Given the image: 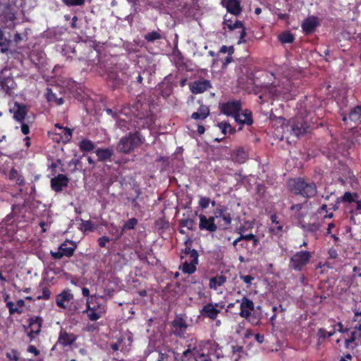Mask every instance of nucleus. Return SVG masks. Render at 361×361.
I'll use <instances>...</instances> for the list:
<instances>
[{"mask_svg":"<svg viewBox=\"0 0 361 361\" xmlns=\"http://www.w3.org/2000/svg\"><path fill=\"white\" fill-rule=\"evenodd\" d=\"M216 350L214 341L191 339L187 349L180 354L179 361H216Z\"/></svg>","mask_w":361,"mask_h":361,"instance_id":"f257e3e1","label":"nucleus"},{"mask_svg":"<svg viewBox=\"0 0 361 361\" xmlns=\"http://www.w3.org/2000/svg\"><path fill=\"white\" fill-rule=\"evenodd\" d=\"M136 111H133L129 107L122 108L118 114L128 116L130 113L134 115V123L135 128L140 129L150 128L154 124L155 116L152 112L149 109L147 105L142 104H137L135 107Z\"/></svg>","mask_w":361,"mask_h":361,"instance_id":"f03ea898","label":"nucleus"},{"mask_svg":"<svg viewBox=\"0 0 361 361\" xmlns=\"http://www.w3.org/2000/svg\"><path fill=\"white\" fill-rule=\"evenodd\" d=\"M239 316L245 319L252 326H259L263 318L262 307L255 306L252 300L244 296L241 299Z\"/></svg>","mask_w":361,"mask_h":361,"instance_id":"7ed1b4c3","label":"nucleus"},{"mask_svg":"<svg viewBox=\"0 0 361 361\" xmlns=\"http://www.w3.org/2000/svg\"><path fill=\"white\" fill-rule=\"evenodd\" d=\"M289 190L295 195H300L306 198H312L317 193V188L314 182L303 178L290 179L288 181Z\"/></svg>","mask_w":361,"mask_h":361,"instance_id":"20e7f679","label":"nucleus"},{"mask_svg":"<svg viewBox=\"0 0 361 361\" xmlns=\"http://www.w3.org/2000/svg\"><path fill=\"white\" fill-rule=\"evenodd\" d=\"M145 142V138L139 130L130 132L121 138L116 145L118 152L128 154L135 149L140 147Z\"/></svg>","mask_w":361,"mask_h":361,"instance_id":"39448f33","label":"nucleus"},{"mask_svg":"<svg viewBox=\"0 0 361 361\" xmlns=\"http://www.w3.org/2000/svg\"><path fill=\"white\" fill-rule=\"evenodd\" d=\"M180 353L166 345L158 346L147 357V361H179Z\"/></svg>","mask_w":361,"mask_h":361,"instance_id":"423d86ee","label":"nucleus"},{"mask_svg":"<svg viewBox=\"0 0 361 361\" xmlns=\"http://www.w3.org/2000/svg\"><path fill=\"white\" fill-rule=\"evenodd\" d=\"M312 257V254L310 251H298L290 257L289 267L290 269L300 271L310 262Z\"/></svg>","mask_w":361,"mask_h":361,"instance_id":"0eeeda50","label":"nucleus"},{"mask_svg":"<svg viewBox=\"0 0 361 361\" xmlns=\"http://www.w3.org/2000/svg\"><path fill=\"white\" fill-rule=\"evenodd\" d=\"M259 243V238L257 235H239L233 240L232 245L238 249L246 250L247 252H252Z\"/></svg>","mask_w":361,"mask_h":361,"instance_id":"6e6552de","label":"nucleus"},{"mask_svg":"<svg viewBox=\"0 0 361 361\" xmlns=\"http://www.w3.org/2000/svg\"><path fill=\"white\" fill-rule=\"evenodd\" d=\"M289 92L290 88L288 86L271 84L265 87L264 94L259 96V99H262V102H265L266 100L263 98L266 97L267 94L273 99H285L286 96L289 94Z\"/></svg>","mask_w":361,"mask_h":361,"instance_id":"1a4fd4ad","label":"nucleus"},{"mask_svg":"<svg viewBox=\"0 0 361 361\" xmlns=\"http://www.w3.org/2000/svg\"><path fill=\"white\" fill-rule=\"evenodd\" d=\"M288 123L290 133L297 137L305 135L309 128L307 121L301 116L292 118Z\"/></svg>","mask_w":361,"mask_h":361,"instance_id":"9d476101","label":"nucleus"},{"mask_svg":"<svg viewBox=\"0 0 361 361\" xmlns=\"http://www.w3.org/2000/svg\"><path fill=\"white\" fill-rule=\"evenodd\" d=\"M223 25L224 30L228 29L229 31H233L238 29L240 30V37L238 43L241 44L245 42V37L246 36V30L243 23L240 20L237 19L233 20L231 18H227V15H225Z\"/></svg>","mask_w":361,"mask_h":361,"instance_id":"9b49d317","label":"nucleus"},{"mask_svg":"<svg viewBox=\"0 0 361 361\" xmlns=\"http://www.w3.org/2000/svg\"><path fill=\"white\" fill-rule=\"evenodd\" d=\"M76 244L72 240H66L61 244L57 252L51 251L50 254L54 259H61L63 257H71L76 249Z\"/></svg>","mask_w":361,"mask_h":361,"instance_id":"f8f14e48","label":"nucleus"},{"mask_svg":"<svg viewBox=\"0 0 361 361\" xmlns=\"http://www.w3.org/2000/svg\"><path fill=\"white\" fill-rule=\"evenodd\" d=\"M219 109L223 114L235 118L238 114L241 111L242 103L240 100H231L220 104Z\"/></svg>","mask_w":361,"mask_h":361,"instance_id":"ddd939ff","label":"nucleus"},{"mask_svg":"<svg viewBox=\"0 0 361 361\" xmlns=\"http://www.w3.org/2000/svg\"><path fill=\"white\" fill-rule=\"evenodd\" d=\"M16 19L14 8L9 4L5 5L1 14V21L5 24V26L8 28H13L16 25Z\"/></svg>","mask_w":361,"mask_h":361,"instance_id":"4468645a","label":"nucleus"},{"mask_svg":"<svg viewBox=\"0 0 361 361\" xmlns=\"http://www.w3.org/2000/svg\"><path fill=\"white\" fill-rule=\"evenodd\" d=\"M188 324L182 317H176L171 324V332L179 338H183L186 334Z\"/></svg>","mask_w":361,"mask_h":361,"instance_id":"2eb2a0df","label":"nucleus"},{"mask_svg":"<svg viewBox=\"0 0 361 361\" xmlns=\"http://www.w3.org/2000/svg\"><path fill=\"white\" fill-rule=\"evenodd\" d=\"M78 339V336L61 329L59 334L57 343L63 348L71 347Z\"/></svg>","mask_w":361,"mask_h":361,"instance_id":"dca6fc26","label":"nucleus"},{"mask_svg":"<svg viewBox=\"0 0 361 361\" xmlns=\"http://www.w3.org/2000/svg\"><path fill=\"white\" fill-rule=\"evenodd\" d=\"M319 25L318 17L311 16L303 20L301 27L305 35H308L312 34Z\"/></svg>","mask_w":361,"mask_h":361,"instance_id":"f3484780","label":"nucleus"},{"mask_svg":"<svg viewBox=\"0 0 361 361\" xmlns=\"http://www.w3.org/2000/svg\"><path fill=\"white\" fill-rule=\"evenodd\" d=\"M214 217H215V219H222L224 226H227L231 224V214L226 206L219 204L217 207L214 210Z\"/></svg>","mask_w":361,"mask_h":361,"instance_id":"a211bd4d","label":"nucleus"},{"mask_svg":"<svg viewBox=\"0 0 361 361\" xmlns=\"http://www.w3.org/2000/svg\"><path fill=\"white\" fill-rule=\"evenodd\" d=\"M290 210L293 212L292 216L301 222L307 214L308 203L295 204L290 207Z\"/></svg>","mask_w":361,"mask_h":361,"instance_id":"6ab92c4d","label":"nucleus"},{"mask_svg":"<svg viewBox=\"0 0 361 361\" xmlns=\"http://www.w3.org/2000/svg\"><path fill=\"white\" fill-rule=\"evenodd\" d=\"M200 224L199 228L202 231H207L211 233L215 232L217 230V226L215 224V217L209 216L207 218L204 214L199 216Z\"/></svg>","mask_w":361,"mask_h":361,"instance_id":"aec40b11","label":"nucleus"},{"mask_svg":"<svg viewBox=\"0 0 361 361\" xmlns=\"http://www.w3.org/2000/svg\"><path fill=\"white\" fill-rule=\"evenodd\" d=\"M68 183L69 179L66 175L58 174L51 179V188L56 192H60L68 186Z\"/></svg>","mask_w":361,"mask_h":361,"instance_id":"412c9836","label":"nucleus"},{"mask_svg":"<svg viewBox=\"0 0 361 361\" xmlns=\"http://www.w3.org/2000/svg\"><path fill=\"white\" fill-rule=\"evenodd\" d=\"M190 91L195 94H201L212 87V84L208 80H199L189 84Z\"/></svg>","mask_w":361,"mask_h":361,"instance_id":"4be33fe9","label":"nucleus"},{"mask_svg":"<svg viewBox=\"0 0 361 361\" xmlns=\"http://www.w3.org/2000/svg\"><path fill=\"white\" fill-rule=\"evenodd\" d=\"M221 4L229 13L235 16H239L242 12L240 0H221Z\"/></svg>","mask_w":361,"mask_h":361,"instance_id":"5701e85b","label":"nucleus"},{"mask_svg":"<svg viewBox=\"0 0 361 361\" xmlns=\"http://www.w3.org/2000/svg\"><path fill=\"white\" fill-rule=\"evenodd\" d=\"M29 327L30 331L28 336L32 339L35 335H38L41 332V328L43 324V319L39 316L32 317L29 319Z\"/></svg>","mask_w":361,"mask_h":361,"instance_id":"b1692460","label":"nucleus"},{"mask_svg":"<svg viewBox=\"0 0 361 361\" xmlns=\"http://www.w3.org/2000/svg\"><path fill=\"white\" fill-rule=\"evenodd\" d=\"M11 111L13 114V118L16 121L22 123L25 120L28 109L26 105L16 102Z\"/></svg>","mask_w":361,"mask_h":361,"instance_id":"393cba45","label":"nucleus"},{"mask_svg":"<svg viewBox=\"0 0 361 361\" xmlns=\"http://www.w3.org/2000/svg\"><path fill=\"white\" fill-rule=\"evenodd\" d=\"M218 307L219 303H207L203 306L202 309L200 310V313L202 316L214 320L220 313Z\"/></svg>","mask_w":361,"mask_h":361,"instance_id":"a878e982","label":"nucleus"},{"mask_svg":"<svg viewBox=\"0 0 361 361\" xmlns=\"http://www.w3.org/2000/svg\"><path fill=\"white\" fill-rule=\"evenodd\" d=\"M73 299V295L71 293V290L65 289L56 295V303L59 307L66 309L68 302Z\"/></svg>","mask_w":361,"mask_h":361,"instance_id":"bb28decb","label":"nucleus"},{"mask_svg":"<svg viewBox=\"0 0 361 361\" xmlns=\"http://www.w3.org/2000/svg\"><path fill=\"white\" fill-rule=\"evenodd\" d=\"M17 85L12 77L0 76V87L9 96H11L13 90L16 89Z\"/></svg>","mask_w":361,"mask_h":361,"instance_id":"cd10ccee","label":"nucleus"},{"mask_svg":"<svg viewBox=\"0 0 361 361\" xmlns=\"http://www.w3.org/2000/svg\"><path fill=\"white\" fill-rule=\"evenodd\" d=\"M106 79L113 89L123 84L122 79L120 78L118 72L114 70H109L108 71Z\"/></svg>","mask_w":361,"mask_h":361,"instance_id":"c85d7f7f","label":"nucleus"},{"mask_svg":"<svg viewBox=\"0 0 361 361\" xmlns=\"http://www.w3.org/2000/svg\"><path fill=\"white\" fill-rule=\"evenodd\" d=\"M8 298V295H6L5 298V301H6V307L8 309L9 314H14L15 313L21 314L23 312V310L20 309V307H24L25 305V301L23 299H20L16 302V305L18 307H16L14 302L11 301H7V298Z\"/></svg>","mask_w":361,"mask_h":361,"instance_id":"c756f323","label":"nucleus"},{"mask_svg":"<svg viewBox=\"0 0 361 361\" xmlns=\"http://www.w3.org/2000/svg\"><path fill=\"white\" fill-rule=\"evenodd\" d=\"M95 153L98 161H106L111 159L114 150L111 148H97Z\"/></svg>","mask_w":361,"mask_h":361,"instance_id":"7c9ffc66","label":"nucleus"},{"mask_svg":"<svg viewBox=\"0 0 361 361\" xmlns=\"http://www.w3.org/2000/svg\"><path fill=\"white\" fill-rule=\"evenodd\" d=\"M209 114L210 110L209 107L206 105L201 104L197 111L192 114L191 118L197 121H202L207 118Z\"/></svg>","mask_w":361,"mask_h":361,"instance_id":"2f4dec72","label":"nucleus"},{"mask_svg":"<svg viewBox=\"0 0 361 361\" xmlns=\"http://www.w3.org/2000/svg\"><path fill=\"white\" fill-rule=\"evenodd\" d=\"M235 120L240 124H246L247 126L252 125L253 123L252 113L247 110L245 111V112L242 114H240L239 112Z\"/></svg>","mask_w":361,"mask_h":361,"instance_id":"473e14b6","label":"nucleus"},{"mask_svg":"<svg viewBox=\"0 0 361 361\" xmlns=\"http://www.w3.org/2000/svg\"><path fill=\"white\" fill-rule=\"evenodd\" d=\"M226 281V277L225 276H216L210 279L209 286L211 289L216 290L218 287L223 286Z\"/></svg>","mask_w":361,"mask_h":361,"instance_id":"72a5a7b5","label":"nucleus"},{"mask_svg":"<svg viewBox=\"0 0 361 361\" xmlns=\"http://www.w3.org/2000/svg\"><path fill=\"white\" fill-rule=\"evenodd\" d=\"M46 99L49 102L54 103L59 106L63 104L64 100L62 97H57L56 94L54 93L51 88L47 89Z\"/></svg>","mask_w":361,"mask_h":361,"instance_id":"f704fd0d","label":"nucleus"},{"mask_svg":"<svg viewBox=\"0 0 361 361\" xmlns=\"http://www.w3.org/2000/svg\"><path fill=\"white\" fill-rule=\"evenodd\" d=\"M357 197L358 195L356 192H345L343 196L337 198V204L341 202L352 203L355 202Z\"/></svg>","mask_w":361,"mask_h":361,"instance_id":"c9c22d12","label":"nucleus"},{"mask_svg":"<svg viewBox=\"0 0 361 361\" xmlns=\"http://www.w3.org/2000/svg\"><path fill=\"white\" fill-rule=\"evenodd\" d=\"M197 265V264H194L192 262H188V261H185L180 266L179 269L182 271L183 274H192L196 271Z\"/></svg>","mask_w":361,"mask_h":361,"instance_id":"e433bc0d","label":"nucleus"},{"mask_svg":"<svg viewBox=\"0 0 361 361\" xmlns=\"http://www.w3.org/2000/svg\"><path fill=\"white\" fill-rule=\"evenodd\" d=\"M79 149L81 152H91L95 149V144L90 140L83 139L78 145Z\"/></svg>","mask_w":361,"mask_h":361,"instance_id":"4c0bfd02","label":"nucleus"},{"mask_svg":"<svg viewBox=\"0 0 361 361\" xmlns=\"http://www.w3.org/2000/svg\"><path fill=\"white\" fill-rule=\"evenodd\" d=\"M87 308L88 310H94L101 311V313L104 314L105 312V306L98 302H97L94 299H93V296L91 297V300L87 301Z\"/></svg>","mask_w":361,"mask_h":361,"instance_id":"58836bf2","label":"nucleus"},{"mask_svg":"<svg viewBox=\"0 0 361 361\" xmlns=\"http://www.w3.org/2000/svg\"><path fill=\"white\" fill-rule=\"evenodd\" d=\"M349 118L355 123H361V104L356 106L350 110Z\"/></svg>","mask_w":361,"mask_h":361,"instance_id":"ea45409f","label":"nucleus"},{"mask_svg":"<svg viewBox=\"0 0 361 361\" xmlns=\"http://www.w3.org/2000/svg\"><path fill=\"white\" fill-rule=\"evenodd\" d=\"M278 39L282 44H290L294 42L295 37L290 31H285L279 35Z\"/></svg>","mask_w":361,"mask_h":361,"instance_id":"a19ab883","label":"nucleus"},{"mask_svg":"<svg viewBox=\"0 0 361 361\" xmlns=\"http://www.w3.org/2000/svg\"><path fill=\"white\" fill-rule=\"evenodd\" d=\"M55 128L61 130V133H57V134H63L61 138L64 139L65 141H69L71 139L73 135V130L67 127L63 128L59 123L55 124Z\"/></svg>","mask_w":361,"mask_h":361,"instance_id":"79ce46f5","label":"nucleus"},{"mask_svg":"<svg viewBox=\"0 0 361 361\" xmlns=\"http://www.w3.org/2000/svg\"><path fill=\"white\" fill-rule=\"evenodd\" d=\"M271 221L273 224H275V226L271 228V230L275 231L276 235H281L283 231V226L280 224V222L277 220V216L276 214H271L270 217Z\"/></svg>","mask_w":361,"mask_h":361,"instance_id":"37998d69","label":"nucleus"},{"mask_svg":"<svg viewBox=\"0 0 361 361\" xmlns=\"http://www.w3.org/2000/svg\"><path fill=\"white\" fill-rule=\"evenodd\" d=\"M195 220L190 217L183 218L179 220V226L186 227L190 231L194 230Z\"/></svg>","mask_w":361,"mask_h":361,"instance_id":"c03bdc74","label":"nucleus"},{"mask_svg":"<svg viewBox=\"0 0 361 361\" xmlns=\"http://www.w3.org/2000/svg\"><path fill=\"white\" fill-rule=\"evenodd\" d=\"M167 78L168 77L165 78V80H167ZM160 87L161 89L162 95L164 97H169L171 94L173 90L172 85L169 82H166V81H164L162 83Z\"/></svg>","mask_w":361,"mask_h":361,"instance_id":"a18cd8bd","label":"nucleus"},{"mask_svg":"<svg viewBox=\"0 0 361 361\" xmlns=\"http://www.w3.org/2000/svg\"><path fill=\"white\" fill-rule=\"evenodd\" d=\"M137 219L136 218H131L125 222L123 226H122V232H124L126 230H132L134 229L136 225L137 224Z\"/></svg>","mask_w":361,"mask_h":361,"instance_id":"49530a36","label":"nucleus"},{"mask_svg":"<svg viewBox=\"0 0 361 361\" xmlns=\"http://www.w3.org/2000/svg\"><path fill=\"white\" fill-rule=\"evenodd\" d=\"M144 38L147 42H153L155 40L161 39V35L157 31H152L146 34Z\"/></svg>","mask_w":361,"mask_h":361,"instance_id":"de8ad7c7","label":"nucleus"},{"mask_svg":"<svg viewBox=\"0 0 361 361\" xmlns=\"http://www.w3.org/2000/svg\"><path fill=\"white\" fill-rule=\"evenodd\" d=\"M87 312V317L91 321H97L99 318L102 317V313H101V311H94V310H88L87 308V310L84 311V312Z\"/></svg>","mask_w":361,"mask_h":361,"instance_id":"09e8293b","label":"nucleus"},{"mask_svg":"<svg viewBox=\"0 0 361 361\" xmlns=\"http://www.w3.org/2000/svg\"><path fill=\"white\" fill-rule=\"evenodd\" d=\"M317 336H318L319 341H324L326 338L331 337L332 333H329V331H327L325 329L320 328L318 330Z\"/></svg>","mask_w":361,"mask_h":361,"instance_id":"8fccbe9b","label":"nucleus"},{"mask_svg":"<svg viewBox=\"0 0 361 361\" xmlns=\"http://www.w3.org/2000/svg\"><path fill=\"white\" fill-rule=\"evenodd\" d=\"M302 227L309 232L316 233L319 230L320 226L319 224L312 223L302 225Z\"/></svg>","mask_w":361,"mask_h":361,"instance_id":"3c124183","label":"nucleus"},{"mask_svg":"<svg viewBox=\"0 0 361 361\" xmlns=\"http://www.w3.org/2000/svg\"><path fill=\"white\" fill-rule=\"evenodd\" d=\"M63 3L68 6H82L85 0H62Z\"/></svg>","mask_w":361,"mask_h":361,"instance_id":"603ef678","label":"nucleus"},{"mask_svg":"<svg viewBox=\"0 0 361 361\" xmlns=\"http://www.w3.org/2000/svg\"><path fill=\"white\" fill-rule=\"evenodd\" d=\"M51 291L47 287L42 288V293L41 295L37 296L38 300H49L50 298Z\"/></svg>","mask_w":361,"mask_h":361,"instance_id":"864d4df0","label":"nucleus"},{"mask_svg":"<svg viewBox=\"0 0 361 361\" xmlns=\"http://www.w3.org/2000/svg\"><path fill=\"white\" fill-rule=\"evenodd\" d=\"M111 241V238L108 236H102L98 238L97 243L100 247H106V243Z\"/></svg>","mask_w":361,"mask_h":361,"instance_id":"5fc2aeb1","label":"nucleus"},{"mask_svg":"<svg viewBox=\"0 0 361 361\" xmlns=\"http://www.w3.org/2000/svg\"><path fill=\"white\" fill-rule=\"evenodd\" d=\"M210 199L207 197H202L199 201V205L202 209H206L209 207Z\"/></svg>","mask_w":361,"mask_h":361,"instance_id":"6e6d98bb","label":"nucleus"},{"mask_svg":"<svg viewBox=\"0 0 361 361\" xmlns=\"http://www.w3.org/2000/svg\"><path fill=\"white\" fill-rule=\"evenodd\" d=\"M189 255H190V257L191 258L190 262H192L194 264H198L199 254H198L197 251L195 249H192V252Z\"/></svg>","mask_w":361,"mask_h":361,"instance_id":"4d7b16f0","label":"nucleus"},{"mask_svg":"<svg viewBox=\"0 0 361 361\" xmlns=\"http://www.w3.org/2000/svg\"><path fill=\"white\" fill-rule=\"evenodd\" d=\"M82 225L85 231H93L94 230V227L92 221L90 220L82 221Z\"/></svg>","mask_w":361,"mask_h":361,"instance_id":"13d9d810","label":"nucleus"},{"mask_svg":"<svg viewBox=\"0 0 361 361\" xmlns=\"http://www.w3.org/2000/svg\"><path fill=\"white\" fill-rule=\"evenodd\" d=\"M219 128L221 130L223 134L226 135L228 132V127H230V124L226 122H221L218 124Z\"/></svg>","mask_w":361,"mask_h":361,"instance_id":"bf43d9fd","label":"nucleus"},{"mask_svg":"<svg viewBox=\"0 0 361 361\" xmlns=\"http://www.w3.org/2000/svg\"><path fill=\"white\" fill-rule=\"evenodd\" d=\"M237 232L240 234V235H255L252 233H247V228L245 226H240L236 229Z\"/></svg>","mask_w":361,"mask_h":361,"instance_id":"052dcab7","label":"nucleus"},{"mask_svg":"<svg viewBox=\"0 0 361 361\" xmlns=\"http://www.w3.org/2000/svg\"><path fill=\"white\" fill-rule=\"evenodd\" d=\"M240 279L247 285V286H250L252 283V281L254 279V277L251 275H245L240 276Z\"/></svg>","mask_w":361,"mask_h":361,"instance_id":"680f3d73","label":"nucleus"},{"mask_svg":"<svg viewBox=\"0 0 361 361\" xmlns=\"http://www.w3.org/2000/svg\"><path fill=\"white\" fill-rule=\"evenodd\" d=\"M27 350V352L34 354L35 356H37L40 353L39 350L33 345H28Z\"/></svg>","mask_w":361,"mask_h":361,"instance_id":"e2e57ef3","label":"nucleus"},{"mask_svg":"<svg viewBox=\"0 0 361 361\" xmlns=\"http://www.w3.org/2000/svg\"><path fill=\"white\" fill-rule=\"evenodd\" d=\"M123 340H124V338H120L118 340L117 343H114L111 344V349L112 350H114V351L118 350L119 348H120V344L123 341Z\"/></svg>","mask_w":361,"mask_h":361,"instance_id":"0e129e2a","label":"nucleus"},{"mask_svg":"<svg viewBox=\"0 0 361 361\" xmlns=\"http://www.w3.org/2000/svg\"><path fill=\"white\" fill-rule=\"evenodd\" d=\"M237 156L239 157V159H238L240 162H244L246 159V154L245 152L243 149H238L237 151Z\"/></svg>","mask_w":361,"mask_h":361,"instance_id":"69168bd1","label":"nucleus"},{"mask_svg":"<svg viewBox=\"0 0 361 361\" xmlns=\"http://www.w3.org/2000/svg\"><path fill=\"white\" fill-rule=\"evenodd\" d=\"M336 330L340 333H345L348 331V329L343 328V326L341 322H338L336 325H334Z\"/></svg>","mask_w":361,"mask_h":361,"instance_id":"338daca9","label":"nucleus"},{"mask_svg":"<svg viewBox=\"0 0 361 361\" xmlns=\"http://www.w3.org/2000/svg\"><path fill=\"white\" fill-rule=\"evenodd\" d=\"M353 360V356L350 353H346L342 355L339 361H351Z\"/></svg>","mask_w":361,"mask_h":361,"instance_id":"774afa93","label":"nucleus"}]
</instances>
